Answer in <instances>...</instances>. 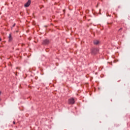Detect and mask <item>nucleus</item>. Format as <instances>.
Returning <instances> with one entry per match:
<instances>
[{
    "mask_svg": "<svg viewBox=\"0 0 130 130\" xmlns=\"http://www.w3.org/2000/svg\"><path fill=\"white\" fill-rule=\"evenodd\" d=\"M93 44H94V45H98V44H99V41L94 40L93 41Z\"/></svg>",
    "mask_w": 130,
    "mask_h": 130,
    "instance_id": "obj_5",
    "label": "nucleus"
},
{
    "mask_svg": "<svg viewBox=\"0 0 130 130\" xmlns=\"http://www.w3.org/2000/svg\"><path fill=\"white\" fill-rule=\"evenodd\" d=\"M31 5V0H28L27 2L24 5L25 8H28Z\"/></svg>",
    "mask_w": 130,
    "mask_h": 130,
    "instance_id": "obj_3",
    "label": "nucleus"
},
{
    "mask_svg": "<svg viewBox=\"0 0 130 130\" xmlns=\"http://www.w3.org/2000/svg\"><path fill=\"white\" fill-rule=\"evenodd\" d=\"M121 30H122V28H120L118 30V31L119 32V31H120Z\"/></svg>",
    "mask_w": 130,
    "mask_h": 130,
    "instance_id": "obj_8",
    "label": "nucleus"
},
{
    "mask_svg": "<svg viewBox=\"0 0 130 130\" xmlns=\"http://www.w3.org/2000/svg\"><path fill=\"white\" fill-rule=\"evenodd\" d=\"M99 51V49L98 48H92L91 49V53L93 55H95V54H97Z\"/></svg>",
    "mask_w": 130,
    "mask_h": 130,
    "instance_id": "obj_1",
    "label": "nucleus"
},
{
    "mask_svg": "<svg viewBox=\"0 0 130 130\" xmlns=\"http://www.w3.org/2000/svg\"><path fill=\"white\" fill-rule=\"evenodd\" d=\"M2 94V92L0 91V95Z\"/></svg>",
    "mask_w": 130,
    "mask_h": 130,
    "instance_id": "obj_12",
    "label": "nucleus"
},
{
    "mask_svg": "<svg viewBox=\"0 0 130 130\" xmlns=\"http://www.w3.org/2000/svg\"><path fill=\"white\" fill-rule=\"evenodd\" d=\"M0 101H1V99H0Z\"/></svg>",
    "mask_w": 130,
    "mask_h": 130,
    "instance_id": "obj_13",
    "label": "nucleus"
},
{
    "mask_svg": "<svg viewBox=\"0 0 130 130\" xmlns=\"http://www.w3.org/2000/svg\"><path fill=\"white\" fill-rule=\"evenodd\" d=\"M13 124H16V122H15V121H14L13 122Z\"/></svg>",
    "mask_w": 130,
    "mask_h": 130,
    "instance_id": "obj_9",
    "label": "nucleus"
},
{
    "mask_svg": "<svg viewBox=\"0 0 130 130\" xmlns=\"http://www.w3.org/2000/svg\"><path fill=\"white\" fill-rule=\"evenodd\" d=\"M0 41H2V39H1V38H0Z\"/></svg>",
    "mask_w": 130,
    "mask_h": 130,
    "instance_id": "obj_11",
    "label": "nucleus"
},
{
    "mask_svg": "<svg viewBox=\"0 0 130 130\" xmlns=\"http://www.w3.org/2000/svg\"><path fill=\"white\" fill-rule=\"evenodd\" d=\"M43 44H44L45 45H47V44H49V40H45L43 41Z\"/></svg>",
    "mask_w": 130,
    "mask_h": 130,
    "instance_id": "obj_4",
    "label": "nucleus"
},
{
    "mask_svg": "<svg viewBox=\"0 0 130 130\" xmlns=\"http://www.w3.org/2000/svg\"><path fill=\"white\" fill-rule=\"evenodd\" d=\"M16 69H17V70H20V68L17 67V68H16Z\"/></svg>",
    "mask_w": 130,
    "mask_h": 130,
    "instance_id": "obj_10",
    "label": "nucleus"
},
{
    "mask_svg": "<svg viewBox=\"0 0 130 130\" xmlns=\"http://www.w3.org/2000/svg\"><path fill=\"white\" fill-rule=\"evenodd\" d=\"M68 103L69 104H75V99L74 98H71L69 99L68 100Z\"/></svg>",
    "mask_w": 130,
    "mask_h": 130,
    "instance_id": "obj_2",
    "label": "nucleus"
},
{
    "mask_svg": "<svg viewBox=\"0 0 130 130\" xmlns=\"http://www.w3.org/2000/svg\"><path fill=\"white\" fill-rule=\"evenodd\" d=\"M12 40H13V38H12V35L10 34L9 36V42H11Z\"/></svg>",
    "mask_w": 130,
    "mask_h": 130,
    "instance_id": "obj_6",
    "label": "nucleus"
},
{
    "mask_svg": "<svg viewBox=\"0 0 130 130\" xmlns=\"http://www.w3.org/2000/svg\"><path fill=\"white\" fill-rule=\"evenodd\" d=\"M15 26H16V23H14V24L13 25L12 27H11V30H13V28H14V27H15Z\"/></svg>",
    "mask_w": 130,
    "mask_h": 130,
    "instance_id": "obj_7",
    "label": "nucleus"
}]
</instances>
